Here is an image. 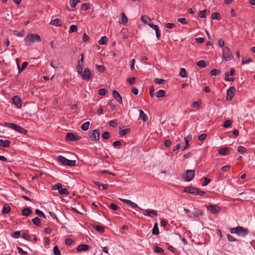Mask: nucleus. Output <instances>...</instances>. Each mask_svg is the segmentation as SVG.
<instances>
[{
  "label": "nucleus",
  "instance_id": "obj_1",
  "mask_svg": "<svg viewBox=\"0 0 255 255\" xmlns=\"http://www.w3.org/2000/svg\"><path fill=\"white\" fill-rule=\"evenodd\" d=\"M119 199L120 200L127 204V205L130 206L133 208H138L139 209L143 210V214L145 216L151 217V215H150V214H152L155 216H158V212L156 210L151 209L143 210L141 208L138 207L136 203L132 202L129 200L125 199L123 198H119Z\"/></svg>",
  "mask_w": 255,
  "mask_h": 255
},
{
  "label": "nucleus",
  "instance_id": "obj_2",
  "mask_svg": "<svg viewBox=\"0 0 255 255\" xmlns=\"http://www.w3.org/2000/svg\"><path fill=\"white\" fill-rule=\"evenodd\" d=\"M77 71L81 75L82 79L86 81L90 80L92 76L91 72L88 68H85L83 70V64H82L77 66Z\"/></svg>",
  "mask_w": 255,
  "mask_h": 255
},
{
  "label": "nucleus",
  "instance_id": "obj_3",
  "mask_svg": "<svg viewBox=\"0 0 255 255\" xmlns=\"http://www.w3.org/2000/svg\"><path fill=\"white\" fill-rule=\"evenodd\" d=\"M24 40L26 44L29 46L34 42H39L41 40L40 37L36 34H29L25 37Z\"/></svg>",
  "mask_w": 255,
  "mask_h": 255
},
{
  "label": "nucleus",
  "instance_id": "obj_4",
  "mask_svg": "<svg viewBox=\"0 0 255 255\" xmlns=\"http://www.w3.org/2000/svg\"><path fill=\"white\" fill-rule=\"evenodd\" d=\"M230 232L231 234H237L241 237H245L249 233V231L247 229L241 226L231 228L230 229Z\"/></svg>",
  "mask_w": 255,
  "mask_h": 255
},
{
  "label": "nucleus",
  "instance_id": "obj_5",
  "mask_svg": "<svg viewBox=\"0 0 255 255\" xmlns=\"http://www.w3.org/2000/svg\"><path fill=\"white\" fill-rule=\"evenodd\" d=\"M183 191L184 192L189 193L194 195H199L203 196L205 194V192L202 191L198 188H195L193 186H188L184 188Z\"/></svg>",
  "mask_w": 255,
  "mask_h": 255
},
{
  "label": "nucleus",
  "instance_id": "obj_6",
  "mask_svg": "<svg viewBox=\"0 0 255 255\" xmlns=\"http://www.w3.org/2000/svg\"><path fill=\"white\" fill-rule=\"evenodd\" d=\"M58 161L61 162L62 165L65 166H69L71 167L75 166L76 160H69L63 156H59L58 157Z\"/></svg>",
  "mask_w": 255,
  "mask_h": 255
},
{
  "label": "nucleus",
  "instance_id": "obj_7",
  "mask_svg": "<svg viewBox=\"0 0 255 255\" xmlns=\"http://www.w3.org/2000/svg\"><path fill=\"white\" fill-rule=\"evenodd\" d=\"M52 189H56L58 191L61 195H68L69 194V191L67 188H63L62 185L61 183L56 184L53 187Z\"/></svg>",
  "mask_w": 255,
  "mask_h": 255
},
{
  "label": "nucleus",
  "instance_id": "obj_8",
  "mask_svg": "<svg viewBox=\"0 0 255 255\" xmlns=\"http://www.w3.org/2000/svg\"><path fill=\"white\" fill-rule=\"evenodd\" d=\"M223 57L226 61H230L233 58V56L228 47L226 46L223 49Z\"/></svg>",
  "mask_w": 255,
  "mask_h": 255
},
{
  "label": "nucleus",
  "instance_id": "obj_9",
  "mask_svg": "<svg viewBox=\"0 0 255 255\" xmlns=\"http://www.w3.org/2000/svg\"><path fill=\"white\" fill-rule=\"evenodd\" d=\"M194 176V170H187L185 172V174L183 176V178L185 181L189 182L192 180Z\"/></svg>",
  "mask_w": 255,
  "mask_h": 255
},
{
  "label": "nucleus",
  "instance_id": "obj_10",
  "mask_svg": "<svg viewBox=\"0 0 255 255\" xmlns=\"http://www.w3.org/2000/svg\"><path fill=\"white\" fill-rule=\"evenodd\" d=\"M236 89L234 87H230L227 91L226 100L227 101H231L234 96Z\"/></svg>",
  "mask_w": 255,
  "mask_h": 255
},
{
  "label": "nucleus",
  "instance_id": "obj_11",
  "mask_svg": "<svg viewBox=\"0 0 255 255\" xmlns=\"http://www.w3.org/2000/svg\"><path fill=\"white\" fill-rule=\"evenodd\" d=\"M81 138V137L71 132L67 133L66 136V139L69 141H77Z\"/></svg>",
  "mask_w": 255,
  "mask_h": 255
},
{
  "label": "nucleus",
  "instance_id": "obj_12",
  "mask_svg": "<svg viewBox=\"0 0 255 255\" xmlns=\"http://www.w3.org/2000/svg\"><path fill=\"white\" fill-rule=\"evenodd\" d=\"M207 209L212 214H215L221 211L220 208L216 205H211L207 206Z\"/></svg>",
  "mask_w": 255,
  "mask_h": 255
},
{
  "label": "nucleus",
  "instance_id": "obj_13",
  "mask_svg": "<svg viewBox=\"0 0 255 255\" xmlns=\"http://www.w3.org/2000/svg\"><path fill=\"white\" fill-rule=\"evenodd\" d=\"M91 139L95 141H97L100 139V132L98 129L94 130L90 135Z\"/></svg>",
  "mask_w": 255,
  "mask_h": 255
},
{
  "label": "nucleus",
  "instance_id": "obj_14",
  "mask_svg": "<svg viewBox=\"0 0 255 255\" xmlns=\"http://www.w3.org/2000/svg\"><path fill=\"white\" fill-rule=\"evenodd\" d=\"M148 25L152 29L155 30L156 33V36L157 38H159L160 36V30L158 27V26L156 25H154L153 24L149 23Z\"/></svg>",
  "mask_w": 255,
  "mask_h": 255
},
{
  "label": "nucleus",
  "instance_id": "obj_15",
  "mask_svg": "<svg viewBox=\"0 0 255 255\" xmlns=\"http://www.w3.org/2000/svg\"><path fill=\"white\" fill-rule=\"evenodd\" d=\"M13 104L18 108H19L21 107V101L17 96H15L13 98Z\"/></svg>",
  "mask_w": 255,
  "mask_h": 255
},
{
  "label": "nucleus",
  "instance_id": "obj_16",
  "mask_svg": "<svg viewBox=\"0 0 255 255\" xmlns=\"http://www.w3.org/2000/svg\"><path fill=\"white\" fill-rule=\"evenodd\" d=\"M113 96L114 98L120 103H122V98L119 93L116 90L113 91Z\"/></svg>",
  "mask_w": 255,
  "mask_h": 255
},
{
  "label": "nucleus",
  "instance_id": "obj_17",
  "mask_svg": "<svg viewBox=\"0 0 255 255\" xmlns=\"http://www.w3.org/2000/svg\"><path fill=\"white\" fill-rule=\"evenodd\" d=\"M230 152V149L228 147L221 148L218 150L219 154L223 155H226L228 154Z\"/></svg>",
  "mask_w": 255,
  "mask_h": 255
},
{
  "label": "nucleus",
  "instance_id": "obj_18",
  "mask_svg": "<svg viewBox=\"0 0 255 255\" xmlns=\"http://www.w3.org/2000/svg\"><path fill=\"white\" fill-rule=\"evenodd\" d=\"M138 111L139 113V119L142 120L144 122L147 121L148 120L147 116L144 113L142 110H139Z\"/></svg>",
  "mask_w": 255,
  "mask_h": 255
},
{
  "label": "nucleus",
  "instance_id": "obj_19",
  "mask_svg": "<svg viewBox=\"0 0 255 255\" xmlns=\"http://www.w3.org/2000/svg\"><path fill=\"white\" fill-rule=\"evenodd\" d=\"M50 24L56 26H59L62 24V21L59 18H56L51 20Z\"/></svg>",
  "mask_w": 255,
  "mask_h": 255
},
{
  "label": "nucleus",
  "instance_id": "obj_20",
  "mask_svg": "<svg viewBox=\"0 0 255 255\" xmlns=\"http://www.w3.org/2000/svg\"><path fill=\"white\" fill-rule=\"evenodd\" d=\"M128 22V18L126 16V14L123 12L121 14V18L119 20V22L121 24H123V25L126 24Z\"/></svg>",
  "mask_w": 255,
  "mask_h": 255
},
{
  "label": "nucleus",
  "instance_id": "obj_21",
  "mask_svg": "<svg viewBox=\"0 0 255 255\" xmlns=\"http://www.w3.org/2000/svg\"><path fill=\"white\" fill-rule=\"evenodd\" d=\"M10 141L8 140H2L0 139V146L8 147L9 146Z\"/></svg>",
  "mask_w": 255,
  "mask_h": 255
},
{
  "label": "nucleus",
  "instance_id": "obj_22",
  "mask_svg": "<svg viewBox=\"0 0 255 255\" xmlns=\"http://www.w3.org/2000/svg\"><path fill=\"white\" fill-rule=\"evenodd\" d=\"M32 210L28 208H25L22 210V215L25 216H28L32 213Z\"/></svg>",
  "mask_w": 255,
  "mask_h": 255
},
{
  "label": "nucleus",
  "instance_id": "obj_23",
  "mask_svg": "<svg viewBox=\"0 0 255 255\" xmlns=\"http://www.w3.org/2000/svg\"><path fill=\"white\" fill-rule=\"evenodd\" d=\"M89 247L86 244L79 245L77 247V250L78 252L86 251L88 250Z\"/></svg>",
  "mask_w": 255,
  "mask_h": 255
},
{
  "label": "nucleus",
  "instance_id": "obj_24",
  "mask_svg": "<svg viewBox=\"0 0 255 255\" xmlns=\"http://www.w3.org/2000/svg\"><path fill=\"white\" fill-rule=\"evenodd\" d=\"M11 208L8 204H5L2 209L3 214H8L10 211Z\"/></svg>",
  "mask_w": 255,
  "mask_h": 255
},
{
  "label": "nucleus",
  "instance_id": "obj_25",
  "mask_svg": "<svg viewBox=\"0 0 255 255\" xmlns=\"http://www.w3.org/2000/svg\"><path fill=\"white\" fill-rule=\"evenodd\" d=\"M14 130L20 133L24 134H26L27 132V130L26 129L18 125H16Z\"/></svg>",
  "mask_w": 255,
  "mask_h": 255
},
{
  "label": "nucleus",
  "instance_id": "obj_26",
  "mask_svg": "<svg viewBox=\"0 0 255 255\" xmlns=\"http://www.w3.org/2000/svg\"><path fill=\"white\" fill-rule=\"evenodd\" d=\"M108 38L106 36H103L101 38V39L99 40L98 43L100 45H104L107 43Z\"/></svg>",
  "mask_w": 255,
  "mask_h": 255
},
{
  "label": "nucleus",
  "instance_id": "obj_27",
  "mask_svg": "<svg viewBox=\"0 0 255 255\" xmlns=\"http://www.w3.org/2000/svg\"><path fill=\"white\" fill-rule=\"evenodd\" d=\"M165 96V92L163 90H160L156 92V97L158 98L163 97Z\"/></svg>",
  "mask_w": 255,
  "mask_h": 255
},
{
  "label": "nucleus",
  "instance_id": "obj_28",
  "mask_svg": "<svg viewBox=\"0 0 255 255\" xmlns=\"http://www.w3.org/2000/svg\"><path fill=\"white\" fill-rule=\"evenodd\" d=\"M95 66H96V69L97 70V71L98 72H99L100 73H103L105 70L104 66H103L102 65H100L96 64Z\"/></svg>",
  "mask_w": 255,
  "mask_h": 255
},
{
  "label": "nucleus",
  "instance_id": "obj_29",
  "mask_svg": "<svg viewBox=\"0 0 255 255\" xmlns=\"http://www.w3.org/2000/svg\"><path fill=\"white\" fill-rule=\"evenodd\" d=\"M32 222L35 226H40L41 225V221L38 217L33 219Z\"/></svg>",
  "mask_w": 255,
  "mask_h": 255
},
{
  "label": "nucleus",
  "instance_id": "obj_30",
  "mask_svg": "<svg viewBox=\"0 0 255 255\" xmlns=\"http://www.w3.org/2000/svg\"><path fill=\"white\" fill-rule=\"evenodd\" d=\"M79 2V0H70L69 1V4L71 7L74 8L76 7L77 4Z\"/></svg>",
  "mask_w": 255,
  "mask_h": 255
},
{
  "label": "nucleus",
  "instance_id": "obj_31",
  "mask_svg": "<svg viewBox=\"0 0 255 255\" xmlns=\"http://www.w3.org/2000/svg\"><path fill=\"white\" fill-rule=\"evenodd\" d=\"M191 137H189V136L185 137L184 138V140L185 141V146L184 147V148L183 149V150H182L183 151H184V150H185L186 149H187V148H188L189 147V141L191 139Z\"/></svg>",
  "mask_w": 255,
  "mask_h": 255
},
{
  "label": "nucleus",
  "instance_id": "obj_32",
  "mask_svg": "<svg viewBox=\"0 0 255 255\" xmlns=\"http://www.w3.org/2000/svg\"><path fill=\"white\" fill-rule=\"evenodd\" d=\"M94 229L96 231H97L98 232H99L101 233H102L105 231V228L102 226L97 225L94 227Z\"/></svg>",
  "mask_w": 255,
  "mask_h": 255
},
{
  "label": "nucleus",
  "instance_id": "obj_33",
  "mask_svg": "<svg viewBox=\"0 0 255 255\" xmlns=\"http://www.w3.org/2000/svg\"><path fill=\"white\" fill-rule=\"evenodd\" d=\"M89 125H90V122H87L84 123L83 124H82L81 128L83 130L86 131L88 129Z\"/></svg>",
  "mask_w": 255,
  "mask_h": 255
},
{
  "label": "nucleus",
  "instance_id": "obj_34",
  "mask_svg": "<svg viewBox=\"0 0 255 255\" xmlns=\"http://www.w3.org/2000/svg\"><path fill=\"white\" fill-rule=\"evenodd\" d=\"M28 62H24L22 64V66H21V68H20V67L19 66L18 64H17V67L18 68V69H19V72H21L22 71H23L25 68H26L27 67V66H28Z\"/></svg>",
  "mask_w": 255,
  "mask_h": 255
},
{
  "label": "nucleus",
  "instance_id": "obj_35",
  "mask_svg": "<svg viewBox=\"0 0 255 255\" xmlns=\"http://www.w3.org/2000/svg\"><path fill=\"white\" fill-rule=\"evenodd\" d=\"M193 215L196 217H198L199 216H201L202 215V212L201 210L196 209L193 212Z\"/></svg>",
  "mask_w": 255,
  "mask_h": 255
},
{
  "label": "nucleus",
  "instance_id": "obj_36",
  "mask_svg": "<svg viewBox=\"0 0 255 255\" xmlns=\"http://www.w3.org/2000/svg\"><path fill=\"white\" fill-rule=\"evenodd\" d=\"M152 233L153 235H158L159 234V230L157 224L155 223L154 225L152 231Z\"/></svg>",
  "mask_w": 255,
  "mask_h": 255
},
{
  "label": "nucleus",
  "instance_id": "obj_37",
  "mask_svg": "<svg viewBox=\"0 0 255 255\" xmlns=\"http://www.w3.org/2000/svg\"><path fill=\"white\" fill-rule=\"evenodd\" d=\"M197 65L201 68H205L206 66L205 61L203 60H201L197 62Z\"/></svg>",
  "mask_w": 255,
  "mask_h": 255
},
{
  "label": "nucleus",
  "instance_id": "obj_38",
  "mask_svg": "<svg viewBox=\"0 0 255 255\" xmlns=\"http://www.w3.org/2000/svg\"><path fill=\"white\" fill-rule=\"evenodd\" d=\"M90 3H84L81 5V9L84 11H86L90 8Z\"/></svg>",
  "mask_w": 255,
  "mask_h": 255
},
{
  "label": "nucleus",
  "instance_id": "obj_39",
  "mask_svg": "<svg viewBox=\"0 0 255 255\" xmlns=\"http://www.w3.org/2000/svg\"><path fill=\"white\" fill-rule=\"evenodd\" d=\"M141 20L142 22H143L145 24H149L148 23L147 20L148 21H151L150 18H149L148 17H147L146 15L142 16L141 17Z\"/></svg>",
  "mask_w": 255,
  "mask_h": 255
},
{
  "label": "nucleus",
  "instance_id": "obj_40",
  "mask_svg": "<svg viewBox=\"0 0 255 255\" xmlns=\"http://www.w3.org/2000/svg\"><path fill=\"white\" fill-rule=\"evenodd\" d=\"M154 251L155 253H162L164 252V250L158 246H155L154 247Z\"/></svg>",
  "mask_w": 255,
  "mask_h": 255
},
{
  "label": "nucleus",
  "instance_id": "obj_41",
  "mask_svg": "<svg viewBox=\"0 0 255 255\" xmlns=\"http://www.w3.org/2000/svg\"><path fill=\"white\" fill-rule=\"evenodd\" d=\"M130 131V129L129 128H126L123 130H121L119 132V134L121 135H125L128 133Z\"/></svg>",
  "mask_w": 255,
  "mask_h": 255
},
{
  "label": "nucleus",
  "instance_id": "obj_42",
  "mask_svg": "<svg viewBox=\"0 0 255 255\" xmlns=\"http://www.w3.org/2000/svg\"><path fill=\"white\" fill-rule=\"evenodd\" d=\"M220 74V71L217 69H213L210 72V74L212 76H217Z\"/></svg>",
  "mask_w": 255,
  "mask_h": 255
},
{
  "label": "nucleus",
  "instance_id": "obj_43",
  "mask_svg": "<svg viewBox=\"0 0 255 255\" xmlns=\"http://www.w3.org/2000/svg\"><path fill=\"white\" fill-rule=\"evenodd\" d=\"M179 75L183 78L187 77L186 71L184 68H182L180 69Z\"/></svg>",
  "mask_w": 255,
  "mask_h": 255
},
{
  "label": "nucleus",
  "instance_id": "obj_44",
  "mask_svg": "<svg viewBox=\"0 0 255 255\" xmlns=\"http://www.w3.org/2000/svg\"><path fill=\"white\" fill-rule=\"evenodd\" d=\"M35 213L37 215L46 219V216H45L44 214L40 210L38 209H36L35 211Z\"/></svg>",
  "mask_w": 255,
  "mask_h": 255
},
{
  "label": "nucleus",
  "instance_id": "obj_45",
  "mask_svg": "<svg viewBox=\"0 0 255 255\" xmlns=\"http://www.w3.org/2000/svg\"><path fill=\"white\" fill-rule=\"evenodd\" d=\"M201 101H195L192 104L191 106L193 108L198 109L200 107Z\"/></svg>",
  "mask_w": 255,
  "mask_h": 255
},
{
  "label": "nucleus",
  "instance_id": "obj_46",
  "mask_svg": "<svg viewBox=\"0 0 255 255\" xmlns=\"http://www.w3.org/2000/svg\"><path fill=\"white\" fill-rule=\"evenodd\" d=\"M247 149L243 146H239L238 147V151L240 153L243 154L246 152Z\"/></svg>",
  "mask_w": 255,
  "mask_h": 255
},
{
  "label": "nucleus",
  "instance_id": "obj_47",
  "mask_svg": "<svg viewBox=\"0 0 255 255\" xmlns=\"http://www.w3.org/2000/svg\"><path fill=\"white\" fill-rule=\"evenodd\" d=\"M252 62V60L251 58H245L242 59V64H247Z\"/></svg>",
  "mask_w": 255,
  "mask_h": 255
},
{
  "label": "nucleus",
  "instance_id": "obj_48",
  "mask_svg": "<svg viewBox=\"0 0 255 255\" xmlns=\"http://www.w3.org/2000/svg\"><path fill=\"white\" fill-rule=\"evenodd\" d=\"M77 31V27L75 25L72 24L70 26L69 32L72 33Z\"/></svg>",
  "mask_w": 255,
  "mask_h": 255
},
{
  "label": "nucleus",
  "instance_id": "obj_49",
  "mask_svg": "<svg viewBox=\"0 0 255 255\" xmlns=\"http://www.w3.org/2000/svg\"><path fill=\"white\" fill-rule=\"evenodd\" d=\"M5 126L8 128L15 129L16 125L9 123H5Z\"/></svg>",
  "mask_w": 255,
  "mask_h": 255
},
{
  "label": "nucleus",
  "instance_id": "obj_50",
  "mask_svg": "<svg viewBox=\"0 0 255 255\" xmlns=\"http://www.w3.org/2000/svg\"><path fill=\"white\" fill-rule=\"evenodd\" d=\"M231 125H232V122L230 120H227V121H225L223 125V127L226 128L229 127Z\"/></svg>",
  "mask_w": 255,
  "mask_h": 255
},
{
  "label": "nucleus",
  "instance_id": "obj_51",
  "mask_svg": "<svg viewBox=\"0 0 255 255\" xmlns=\"http://www.w3.org/2000/svg\"><path fill=\"white\" fill-rule=\"evenodd\" d=\"M53 253L55 255H61L60 252L57 246H54L53 248Z\"/></svg>",
  "mask_w": 255,
  "mask_h": 255
},
{
  "label": "nucleus",
  "instance_id": "obj_52",
  "mask_svg": "<svg viewBox=\"0 0 255 255\" xmlns=\"http://www.w3.org/2000/svg\"><path fill=\"white\" fill-rule=\"evenodd\" d=\"M220 13L218 12H214L212 14L211 18L212 19H219Z\"/></svg>",
  "mask_w": 255,
  "mask_h": 255
},
{
  "label": "nucleus",
  "instance_id": "obj_53",
  "mask_svg": "<svg viewBox=\"0 0 255 255\" xmlns=\"http://www.w3.org/2000/svg\"><path fill=\"white\" fill-rule=\"evenodd\" d=\"M17 250L19 254L21 255H27L26 252L24 251L21 248L17 247Z\"/></svg>",
  "mask_w": 255,
  "mask_h": 255
},
{
  "label": "nucleus",
  "instance_id": "obj_54",
  "mask_svg": "<svg viewBox=\"0 0 255 255\" xmlns=\"http://www.w3.org/2000/svg\"><path fill=\"white\" fill-rule=\"evenodd\" d=\"M154 82L157 84H161L164 82V80L162 79L155 78Z\"/></svg>",
  "mask_w": 255,
  "mask_h": 255
},
{
  "label": "nucleus",
  "instance_id": "obj_55",
  "mask_svg": "<svg viewBox=\"0 0 255 255\" xmlns=\"http://www.w3.org/2000/svg\"><path fill=\"white\" fill-rule=\"evenodd\" d=\"M102 137L105 139H109L110 137L109 133L107 131L104 132L102 135Z\"/></svg>",
  "mask_w": 255,
  "mask_h": 255
},
{
  "label": "nucleus",
  "instance_id": "obj_56",
  "mask_svg": "<svg viewBox=\"0 0 255 255\" xmlns=\"http://www.w3.org/2000/svg\"><path fill=\"white\" fill-rule=\"evenodd\" d=\"M127 81L130 83V84L133 85L134 84L135 78L134 77H129L127 79Z\"/></svg>",
  "mask_w": 255,
  "mask_h": 255
},
{
  "label": "nucleus",
  "instance_id": "obj_57",
  "mask_svg": "<svg viewBox=\"0 0 255 255\" xmlns=\"http://www.w3.org/2000/svg\"><path fill=\"white\" fill-rule=\"evenodd\" d=\"M207 137V135L205 133H202L198 136V140L199 141H203Z\"/></svg>",
  "mask_w": 255,
  "mask_h": 255
},
{
  "label": "nucleus",
  "instance_id": "obj_58",
  "mask_svg": "<svg viewBox=\"0 0 255 255\" xmlns=\"http://www.w3.org/2000/svg\"><path fill=\"white\" fill-rule=\"evenodd\" d=\"M50 65L52 67H53L54 69H56L58 67L59 64L57 62H55L54 61H52Z\"/></svg>",
  "mask_w": 255,
  "mask_h": 255
},
{
  "label": "nucleus",
  "instance_id": "obj_59",
  "mask_svg": "<svg viewBox=\"0 0 255 255\" xmlns=\"http://www.w3.org/2000/svg\"><path fill=\"white\" fill-rule=\"evenodd\" d=\"M199 16L201 18H205L206 17V10L200 11L199 13Z\"/></svg>",
  "mask_w": 255,
  "mask_h": 255
},
{
  "label": "nucleus",
  "instance_id": "obj_60",
  "mask_svg": "<svg viewBox=\"0 0 255 255\" xmlns=\"http://www.w3.org/2000/svg\"><path fill=\"white\" fill-rule=\"evenodd\" d=\"M98 93L101 96H104L106 94V91L105 89H100L98 91Z\"/></svg>",
  "mask_w": 255,
  "mask_h": 255
},
{
  "label": "nucleus",
  "instance_id": "obj_61",
  "mask_svg": "<svg viewBox=\"0 0 255 255\" xmlns=\"http://www.w3.org/2000/svg\"><path fill=\"white\" fill-rule=\"evenodd\" d=\"M22 237L24 239H25L26 240H28V241H30V240L31 238H30V236L28 234L24 233L22 234Z\"/></svg>",
  "mask_w": 255,
  "mask_h": 255
},
{
  "label": "nucleus",
  "instance_id": "obj_62",
  "mask_svg": "<svg viewBox=\"0 0 255 255\" xmlns=\"http://www.w3.org/2000/svg\"><path fill=\"white\" fill-rule=\"evenodd\" d=\"M13 34H14L16 36H19V37H22L24 35V32L21 31L20 32H18L17 31L15 30L13 31Z\"/></svg>",
  "mask_w": 255,
  "mask_h": 255
},
{
  "label": "nucleus",
  "instance_id": "obj_63",
  "mask_svg": "<svg viewBox=\"0 0 255 255\" xmlns=\"http://www.w3.org/2000/svg\"><path fill=\"white\" fill-rule=\"evenodd\" d=\"M210 181H211V180L210 179H209L207 177H205L204 178V182L203 183L202 186H205L207 185L210 183Z\"/></svg>",
  "mask_w": 255,
  "mask_h": 255
},
{
  "label": "nucleus",
  "instance_id": "obj_64",
  "mask_svg": "<svg viewBox=\"0 0 255 255\" xmlns=\"http://www.w3.org/2000/svg\"><path fill=\"white\" fill-rule=\"evenodd\" d=\"M177 21L179 22H180L181 23H182V24H186L187 23L186 20L185 18H179L177 19Z\"/></svg>",
  "mask_w": 255,
  "mask_h": 255
}]
</instances>
